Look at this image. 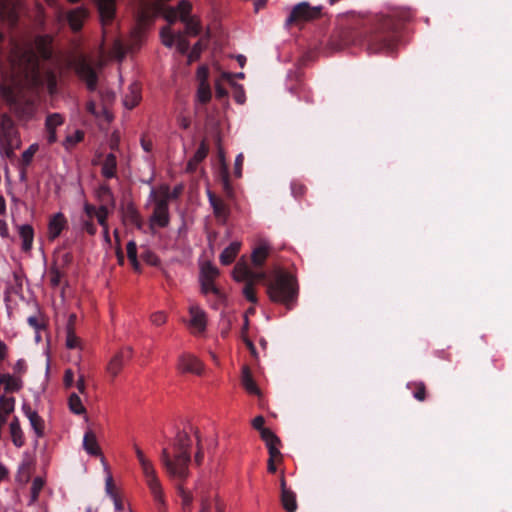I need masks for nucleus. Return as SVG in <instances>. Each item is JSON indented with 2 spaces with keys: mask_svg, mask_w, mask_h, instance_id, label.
I'll use <instances>...</instances> for the list:
<instances>
[{
  "mask_svg": "<svg viewBox=\"0 0 512 512\" xmlns=\"http://www.w3.org/2000/svg\"><path fill=\"white\" fill-rule=\"evenodd\" d=\"M413 16L409 8H394L387 14L371 17L350 15L341 24L338 37L346 46L359 45L371 53H390L399 40L400 27Z\"/></svg>",
  "mask_w": 512,
  "mask_h": 512,
  "instance_id": "1",
  "label": "nucleus"
},
{
  "mask_svg": "<svg viewBox=\"0 0 512 512\" xmlns=\"http://www.w3.org/2000/svg\"><path fill=\"white\" fill-rule=\"evenodd\" d=\"M11 62L13 68L17 70L18 74L23 75L32 89H40L47 83L50 93L56 90V75L52 71H47L45 75L41 73L38 56L32 48L16 46L13 49Z\"/></svg>",
  "mask_w": 512,
  "mask_h": 512,
  "instance_id": "2",
  "label": "nucleus"
},
{
  "mask_svg": "<svg viewBox=\"0 0 512 512\" xmlns=\"http://www.w3.org/2000/svg\"><path fill=\"white\" fill-rule=\"evenodd\" d=\"M191 445L192 441L188 433L178 431L173 441V456L167 448L162 449L160 460L165 471L172 479L185 480L188 477Z\"/></svg>",
  "mask_w": 512,
  "mask_h": 512,
  "instance_id": "3",
  "label": "nucleus"
},
{
  "mask_svg": "<svg viewBox=\"0 0 512 512\" xmlns=\"http://www.w3.org/2000/svg\"><path fill=\"white\" fill-rule=\"evenodd\" d=\"M267 294L271 301L281 303L291 310L297 300L296 279L287 272H279L267 283Z\"/></svg>",
  "mask_w": 512,
  "mask_h": 512,
  "instance_id": "4",
  "label": "nucleus"
},
{
  "mask_svg": "<svg viewBox=\"0 0 512 512\" xmlns=\"http://www.w3.org/2000/svg\"><path fill=\"white\" fill-rule=\"evenodd\" d=\"M22 83L16 75L6 77L0 84V96L10 110L19 118H27L32 114L31 104L22 96Z\"/></svg>",
  "mask_w": 512,
  "mask_h": 512,
  "instance_id": "5",
  "label": "nucleus"
},
{
  "mask_svg": "<svg viewBox=\"0 0 512 512\" xmlns=\"http://www.w3.org/2000/svg\"><path fill=\"white\" fill-rule=\"evenodd\" d=\"M321 15V6H311L308 2H301L292 8L285 24L286 26H302L306 22L320 18Z\"/></svg>",
  "mask_w": 512,
  "mask_h": 512,
  "instance_id": "6",
  "label": "nucleus"
},
{
  "mask_svg": "<svg viewBox=\"0 0 512 512\" xmlns=\"http://www.w3.org/2000/svg\"><path fill=\"white\" fill-rule=\"evenodd\" d=\"M72 67L79 79L85 82L90 92L97 90L98 75L91 63L81 57L73 62Z\"/></svg>",
  "mask_w": 512,
  "mask_h": 512,
  "instance_id": "7",
  "label": "nucleus"
},
{
  "mask_svg": "<svg viewBox=\"0 0 512 512\" xmlns=\"http://www.w3.org/2000/svg\"><path fill=\"white\" fill-rule=\"evenodd\" d=\"M143 472V475L146 479V483L150 489L151 494L154 497V500L161 506L164 505V494L162 490V486L160 484L159 478L157 477L155 468L152 462L147 459L141 463H139Z\"/></svg>",
  "mask_w": 512,
  "mask_h": 512,
  "instance_id": "8",
  "label": "nucleus"
},
{
  "mask_svg": "<svg viewBox=\"0 0 512 512\" xmlns=\"http://www.w3.org/2000/svg\"><path fill=\"white\" fill-rule=\"evenodd\" d=\"M88 15V10L83 6L71 9L66 14L59 9L56 15V22L57 24H62L64 20H66L73 32H79L82 29L85 20L88 18Z\"/></svg>",
  "mask_w": 512,
  "mask_h": 512,
  "instance_id": "9",
  "label": "nucleus"
},
{
  "mask_svg": "<svg viewBox=\"0 0 512 512\" xmlns=\"http://www.w3.org/2000/svg\"><path fill=\"white\" fill-rule=\"evenodd\" d=\"M169 196L156 199L153 213L149 219V226L152 233H154L155 227L166 228L170 222L169 215Z\"/></svg>",
  "mask_w": 512,
  "mask_h": 512,
  "instance_id": "10",
  "label": "nucleus"
},
{
  "mask_svg": "<svg viewBox=\"0 0 512 512\" xmlns=\"http://www.w3.org/2000/svg\"><path fill=\"white\" fill-rule=\"evenodd\" d=\"M21 144L20 133L13 119L6 113L0 117V144Z\"/></svg>",
  "mask_w": 512,
  "mask_h": 512,
  "instance_id": "11",
  "label": "nucleus"
},
{
  "mask_svg": "<svg viewBox=\"0 0 512 512\" xmlns=\"http://www.w3.org/2000/svg\"><path fill=\"white\" fill-rule=\"evenodd\" d=\"M233 278L237 282L244 283L263 281L266 279V273L253 271L245 262H238L233 269Z\"/></svg>",
  "mask_w": 512,
  "mask_h": 512,
  "instance_id": "12",
  "label": "nucleus"
},
{
  "mask_svg": "<svg viewBox=\"0 0 512 512\" xmlns=\"http://www.w3.org/2000/svg\"><path fill=\"white\" fill-rule=\"evenodd\" d=\"M132 357V348L126 347L117 352L109 361L106 371L113 381L121 372L124 364Z\"/></svg>",
  "mask_w": 512,
  "mask_h": 512,
  "instance_id": "13",
  "label": "nucleus"
},
{
  "mask_svg": "<svg viewBox=\"0 0 512 512\" xmlns=\"http://www.w3.org/2000/svg\"><path fill=\"white\" fill-rule=\"evenodd\" d=\"M20 0H0V18L10 26L18 22Z\"/></svg>",
  "mask_w": 512,
  "mask_h": 512,
  "instance_id": "14",
  "label": "nucleus"
},
{
  "mask_svg": "<svg viewBox=\"0 0 512 512\" xmlns=\"http://www.w3.org/2000/svg\"><path fill=\"white\" fill-rule=\"evenodd\" d=\"M178 369L181 372H189L200 375L203 372V363L194 355L183 353L178 358Z\"/></svg>",
  "mask_w": 512,
  "mask_h": 512,
  "instance_id": "15",
  "label": "nucleus"
},
{
  "mask_svg": "<svg viewBox=\"0 0 512 512\" xmlns=\"http://www.w3.org/2000/svg\"><path fill=\"white\" fill-rule=\"evenodd\" d=\"M208 198L217 221L222 225L226 224L230 215L228 205L211 191H208Z\"/></svg>",
  "mask_w": 512,
  "mask_h": 512,
  "instance_id": "16",
  "label": "nucleus"
},
{
  "mask_svg": "<svg viewBox=\"0 0 512 512\" xmlns=\"http://www.w3.org/2000/svg\"><path fill=\"white\" fill-rule=\"evenodd\" d=\"M103 25L113 22L116 14V0H94Z\"/></svg>",
  "mask_w": 512,
  "mask_h": 512,
  "instance_id": "17",
  "label": "nucleus"
},
{
  "mask_svg": "<svg viewBox=\"0 0 512 512\" xmlns=\"http://www.w3.org/2000/svg\"><path fill=\"white\" fill-rule=\"evenodd\" d=\"M67 226V219L63 213L54 214L48 223V239L55 240Z\"/></svg>",
  "mask_w": 512,
  "mask_h": 512,
  "instance_id": "18",
  "label": "nucleus"
},
{
  "mask_svg": "<svg viewBox=\"0 0 512 512\" xmlns=\"http://www.w3.org/2000/svg\"><path fill=\"white\" fill-rule=\"evenodd\" d=\"M53 37L49 34L38 35L35 37L34 44L37 52L35 54L44 60H48L52 56L51 44Z\"/></svg>",
  "mask_w": 512,
  "mask_h": 512,
  "instance_id": "19",
  "label": "nucleus"
},
{
  "mask_svg": "<svg viewBox=\"0 0 512 512\" xmlns=\"http://www.w3.org/2000/svg\"><path fill=\"white\" fill-rule=\"evenodd\" d=\"M122 214L125 223L134 225L137 229H142L143 219L133 203H128L123 208Z\"/></svg>",
  "mask_w": 512,
  "mask_h": 512,
  "instance_id": "20",
  "label": "nucleus"
},
{
  "mask_svg": "<svg viewBox=\"0 0 512 512\" xmlns=\"http://www.w3.org/2000/svg\"><path fill=\"white\" fill-rule=\"evenodd\" d=\"M189 313L191 316L190 325L197 329L198 332H203L206 329V314L205 312L197 305H192L189 308Z\"/></svg>",
  "mask_w": 512,
  "mask_h": 512,
  "instance_id": "21",
  "label": "nucleus"
},
{
  "mask_svg": "<svg viewBox=\"0 0 512 512\" xmlns=\"http://www.w3.org/2000/svg\"><path fill=\"white\" fill-rule=\"evenodd\" d=\"M241 384L244 387V389L252 395H259L260 389L257 386L252 372L248 366H243L242 368V375H241Z\"/></svg>",
  "mask_w": 512,
  "mask_h": 512,
  "instance_id": "22",
  "label": "nucleus"
},
{
  "mask_svg": "<svg viewBox=\"0 0 512 512\" xmlns=\"http://www.w3.org/2000/svg\"><path fill=\"white\" fill-rule=\"evenodd\" d=\"M9 433L14 446L21 448L25 443V438L18 417H14L10 422Z\"/></svg>",
  "mask_w": 512,
  "mask_h": 512,
  "instance_id": "23",
  "label": "nucleus"
},
{
  "mask_svg": "<svg viewBox=\"0 0 512 512\" xmlns=\"http://www.w3.org/2000/svg\"><path fill=\"white\" fill-rule=\"evenodd\" d=\"M0 384L4 385L6 393L18 392L23 386L20 377L12 376L7 373H0Z\"/></svg>",
  "mask_w": 512,
  "mask_h": 512,
  "instance_id": "24",
  "label": "nucleus"
},
{
  "mask_svg": "<svg viewBox=\"0 0 512 512\" xmlns=\"http://www.w3.org/2000/svg\"><path fill=\"white\" fill-rule=\"evenodd\" d=\"M209 148L208 145L205 143V141H202L194 153L193 157L188 161L187 163V171L188 172H194L197 169V166L200 162H202L207 154H208Z\"/></svg>",
  "mask_w": 512,
  "mask_h": 512,
  "instance_id": "25",
  "label": "nucleus"
},
{
  "mask_svg": "<svg viewBox=\"0 0 512 512\" xmlns=\"http://www.w3.org/2000/svg\"><path fill=\"white\" fill-rule=\"evenodd\" d=\"M101 172H102V175L107 179L116 177L117 158L113 153H109L105 157V159L102 163Z\"/></svg>",
  "mask_w": 512,
  "mask_h": 512,
  "instance_id": "26",
  "label": "nucleus"
},
{
  "mask_svg": "<svg viewBox=\"0 0 512 512\" xmlns=\"http://www.w3.org/2000/svg\"><path fill=\"white\" fill-rule=\"evenodd\" d=\"M241 243L234 241L228 247H226L220 254V262L223 265H230L234 262L240 251Z\"/></svg>",
  "mask_w": 512,
  "mask_h": 512,
  "instance_id": "27",
  "label": "nucleus"
},
{
  "mask_svg": "<svg viewBox=\"0 0 512 512\" xmlns=\"http://www.w3.org/2000/svg\"><path fill=\"white\" fill-rule=\"evenodd\" d=\"M83 447L90 455L97 456L101 454L96 435L92 430H88L84 434Z\"/></svg>",
  "mask_w": 512,
  "mask_h": 512,
  "instance_id": "28",
  "label": "nucleus"
},
{
  "mask_svg": "<svg viewBox=\"0 0 512 512\" xmlns=\"http://www.w3.org/2000/svg\"><path fill=\"white\" fill-rule=\"evenodd\" d=\"M19 236L22 240V250L28 252L31 250L34 240V229L31 225L25 224L19 227Z\"/></svg>",
  "mask_w": 512,
  "mask_h": 512,
  "instance_id": "29",
  "label": "nucleus"
},
{
  "mask_svg": "<svg viewBox=\"0 0 512 512\" xmlns=\"http://www.w3.org/2000/svg\"><path fill=\"white\" fill-rule=\"evenodd\" d=\"M141 100L140 88L136 83L129 86V92L125 95L123 103L127 109H133Z\"/></svg>",
  "mask_w": 512,
  "mask_h": 512,
  "instance_id": "30",
  "label": "nucleus"
},
{
  "mask_svg": "<svg viewBox=\"0 0 512 512\" xmlns=\"http://www.w3.org/2000/svg\"><path fill=\"white\" fill-rule=\"evenodd\" d=\"M269 255V247L266 244H261L256 247L251 255V260L254 266L262 267Z\"/></svg>",
  "mask_w": 512,
  "mask_h": 512,
  "instance_id": "31",
  "label": "nucleus"
},
{
  "mask_svg": "<svg viewBox=\"0 0 512 512\" xmlns=\"http://www.w3.org/2000/svg\"><path fill=\"white\" fill-rule=\"evenodd\" d=\"M281 504L287 512H295L297 510V501L295 493L292 490L282 491Z\"/></svg>",
  "mask_w": 512,
  "mask_h": 512,
  "instance_id": "32",
  "label": "nucleus"
},
{
  "mask_svg": "<svg viewBox=\"0 0 512 512\" xmlns=\"http://www.w3.org/2000/svg\"><path fill=\"white\" fill-rule=\"evenodd\" d=\"M185 25V35L197 36L201 32V24L194 16H189L186 20H181Z\"/></svg>",
  "mask_w": 512,
  "mask_h": 512,
  "instance_id": "33",
  "label": "nucleus"
},
{
  "mask_svg": "<svg viewBox=\"0 0 512 512\" xmlns=\"http://www.w3.org/2000/svg\"><path fill=\"white\" fill-rule=\"evenodd\" d=\"M178 481H179V483L177 484V492L182 500V508L185 512H190L192 501H193L192 494L183 488L182 482L184 480H178Z\"/></svg>",
  "mask_w": 512,
  "mask_h": 512,
  "instance_id": "34",
  "label": "nucleus"
},
{
  "mask_svg": "<svg viewBox=\"0 0 512 512\" xmlns=\"http://www.w3.org/2000/svg\"><path fill=\"white\" fill-rule=\"evenodd\" d=\"M408 389L412 391L413 397L420 402L426 400L427 391L426 385L423 382H412L408 383Z\"/></svg>",
  "mask_w": 512,
  "mask_h": 512,
  "instance_id": "35",
  "label": "nucleus"
},
{
  "mask_svg": "<svg viewBox=\"0 0 512 512\" xmlns=\"http://www.w3.org/2000/svg\"><path fill=\"white\" fill-rule=\"evenodd\" d=\"M30 425L34 430L37 438H42L45 434V422L39 414H32L29 419Z\"/></svg>",
  "mask_w": 512,
  "mask_h": 512,
  "instance_id": "36",
  "label": "nucleus"
},
{
  "mask_svg": "<svg viewBox=\"0 0 512 512\" xmlns=\"http://www.w3.org/2000/svg\"><path fill=\"white\" fill-rule=\"evenodd\" d=\"M69 409L76 415H81L86 412L80 397L76 393H72L68 399Z\"/></svg>",
  "mask_w": 512,
  "mask_h": 512,
  "instance_id": "37",
  "label": "nucleus"
},
{
  "mask_svg": "<svg viewBox=\"0 0 512 512\" xmlns=\"http://www.w3.org/2000/svg\"><path fill=\"white\" fill-rule=\"evenodd\" d=\"M201 290L204 294L212 293L219 300H222L224 295L214 284V280L210 279H201Z\"/></svg>",
  "mask_w": 512,
  "mask_h": 512,
  "instance_id": "38",
  "label": "nucleus"
},
{
  "mask_svg": "<svg viewBox=\"0 0 512 512\" xmlns=\"http://www.w3.org/2000/svg\"><path fill=\"white\" fill-rule=\"evenodd\" d=\"M197 98L202 104H206L211 100L210 86L205 80H202L199 84Z\"/></svg>",
  "mask_w": 512,
  "mask_h": 512,
  "instance_id": "39",
  "label": "nucleus"
},
{
  "mask_svg": "<svg viewBox=\"0 0 512 512\" xmlns=\"http://www.w3.org/2000/svg\"><path fill=\"white\" fill-rule=\"evenodd\" d=\"M44 486V480L41 477L34 478L32 485H31V492H30V501L29 505L34 504L39 497V494Z\"/></svg>",
  "mask_w": 512,
  "mask_h": 512,
  "instance_id": "40",
  "label": "nucleus"
},
{
  "mask_svg": "<svg viewBox=\"0 0 512 512\" xmlns=\"http://www.w3.org/2000/svg\"><path fill=\"white\" fill-rule=\"evenodd\" d=\"M259 281H250L248 283H245L242 293L244 297L251 303L256 304L258 302V298L255 291V284Z\"/></svg>",
  "mask_w": 512,
  "mask_h": 512,
  "instance_id": "41",
  "label": "nucleus"
},
{
  "mask_svg": "<svg viewBox=\"0 0 512 512\" xmlns=\"http://www.w3.org/2000/svg\"><path fill=\"white\" fill-rule=\"evenodd\" d=\"M98 223L104 228V233L107 241H109L108 236V227H107V217H108V209L105 205H101L95 214Z\"/></svg>",
  "mask_w": 512,
  "mask_h": 512,
  "instance_id": "42",
  "label": "nucleus"
},
{
  "mask_svg": "<svg viewBox=\"0 0 512 512\" xmlns=\"http://www.w3.org/2000/svg\"><path fill=\"white\" fill-rule=\"evenodd\" d=\"M64 122V117L59 113L49 114L46 117L45 126L47 130H56V128L62 125Z\"/></svg>",
  "mask_w": 512,
  "mask_h": 512,
  "instance_id": "43",
  "label": "nucleus"
},
{
  "mask_svg": "<svg viewBox=\"0 0 512 512\" xmlns=\"http://www.w3.org/2000/svg\"><path fill=\"white\" fill-rule=\"evenodd\" d=\"M161 39L163 45L171 48L176 43L177 33H172L170 27H165L161 30Z\"/></svg>",
  "mask_w": 512,
  "mask_h": 512,
  "instance_id": "44",
  "label": "nucleus"
},
{
  "mask_svg": "<svg viewBox=\"0 0 512 512\" xmlns=\"http://www.w3.org/2000/svg\"><path fill=\"white\" fill-rule=\"evenodd\" d=\"M178 11L179 20H186L190 15L192 5L188 0L179 1L177 7H174Z\"/></svg>",
  "mask_w": 512,
  "mask_h": 512,
  "instance_id": "45",
  "label": "nucleus"
},
{
  "mask_svg": "<svg viewBox=\"0 0 512 512\" xmlns=\"http://www.w3.org/2000/svg\"><path fill=\"white\" fill-rule=\"evenodd\" d=\"M84 138V132L81 130H76L73 134L67 135L64 141V146L66 149H70L75 146L77 143L81 142Z\"/></svg>",
  "mask_w": 512,
  "mask_h": 512,
  "instance_id": "46",
  "label": "nucleus"
},
{
  "mask_svg": "<svg viewBox=\"0 0 512 512\" xmlns=\"http://www.w3.org/2000/svg\"><path fill=\"white\" fill-rule=\"evenodd\" d=\"M80 345V338L75 334L74 328L66 329V346L75 349Z\"/></svg>",
  "mask_w": 512,
  "mask_h": 512,
  "instance_id": "47",
  "label": "nucleus"
},
{
  "mask_svg": "<svg viewBox=\"0 0 512 512\" xmlns=\"http://www.w3.org/2000/svg\"><path fill=\"white\" fill-rule=\"evenodd\" d=\"M175 44L177 46V50L181 54L188 53L189 48H190V43L187 40V38H186V36H185V34L183 32H177V38H176V43Z\"/></svg>",
  "mask_w": 512,
  "mask_h": 512,
  "instance_id": "48",
  "label": "nucleus"
},
{
  "mask_svg": "<svg viewBox=\"0 0 512 512\" xmlns=\"http://www.w3.org/2000/svg\"><path fill=\"white\" fill-rule=\"evenodd\" d=\"M0 406L6 414H10L14 411L15 408V398L10 396L2 395L0 397Z\"/></svg>",
  "mask_w": 512,
  "mask_h": 512,
  "instance_id": "49",
  "label": "nucleus"
},
{
  "mask_svg": "<svg viewBox=\"0 0 512 512\" xmlns=\"http://www.w3.org/2000/svg\"><path fill=\"white\" fill-rule=\"evenodd\" d=\"M21 144H0V153L2 156L12 159L15 156V150L19 149Z\"/></svg>",
  "mask_w": 512,
  "mask_h": 512,
  "instance_id": "50",
  "label": "nucleus"
},
{
  "mask_svg": "<svg viewBox=\"0 0 512 512\" xmlns=\"http://www.w3.org/2000/svg\"><path fill=\"white\" fill-rule=\"evenodd\" d=\"M98 196L103 203H109L114 201L112 190L106 184H103L99 187Z\"/></svg>",
  "mask_w": 512,
  "mask_h": 512,
  "instance_id": "51",
  "label": "nucleus"
},
{
  "mask_svg": "<svg viewBox=\"0 0 512 512\" xmlns=\"http://www.w3.org/2000/svg\"><path fill=\"white\" fill-rule=\"evenodd\" d=\"M218 274V269L210 263H207L202 267V279L214 280Z\"/></svg>",
  "mask_w": 512,
  "mask_h": 512,
  "instance_id": "52",
  "label": "nucleus"
},
{
  "mask_svg": "<svg viewBox=\"0 0 512 512\" xmlns=\"http://www.w3.org/2000/svg\"><path fill=\"white\" fill-rule=\"evenodd\" d=\"M49 277H50L51 286L57 287L61 283L63 273L57 267L53 266L49 270Z\"/></svg>",
  "mask_w": 512,
  "mask_h": 512,
  "instance_id": "53",
  "label": "nucleus"
},
{
  "mask_svg": "<svg viewBox=\"0 0 512 512\" xmlns=\"http://www.w3.org/2000/svg\"><path fill=\"white\" fill-rule=\"evenodd\" d=\"M260 435L266 445L270 443H281L280 439L268 428H263L260 431Z\"/></svg>",
  "mask_w": 512,
  "mask_h": 512,
  "instance_id": "54",
  "label": "nucleus"
},
{
  "mask_svg": "<svg viewBox=\"0 0 512 512\" xmlns=\"http://www.w3.org/2000/svg\"><path fill=\"white\" fill-rule=\"evenodd\" d=\"M38 150V146L36 144H32L28 149H26L22 153V164L27 166L31 163L36 151Z\"/></svg>",
  "mask_w": 512,
  "mask_h": 512,
  "instance_id": "55",
  "label": "nucleus"
},
{
  "mask_svg": "<svg viewBox=\"0 0 512 512\" xmlns=\"http://www.w3.org/2000/svg\"><path fill=\"white\" fill-rule=\"evenodd\" d=\"M203 49H204V46L202 44V41L199 40L198 42H196L188 54L189 61L193 62V61L198 60Z\"/></svg>",
  "mask_w": 512,
  "mask_h": 512,
  "instance_id": "56",
  "label": "nucleus"
},
{
  "mask_svg": "<svg viewBox=\"0 0 512 512\" xmlns=\"http://www.w3.org/2000/svg\"><path fill=\"white\" fill-rule=\"evenodd\" d=\"M280 443H270L267 444L268 452H269V459H275L278 461L282 460V454L279 450Z\"/></svg>",
  "mask_w": 512,
  "mask_h": 512,
  "instance_id": "57",
  "label": "nucleus"
},
{
  "mask_svg": "<svg viewBox=\"0 0 512 512\" xmlns=\"http://www.w3.org/2000/svg\"><path fill=\"white\" fill-rule=\"evenodd\" d=\"M81 228L82 230L86 231L89 235H94L97 231L96 225L90 218L81 219Z\"/></svg>",
  "mask_w": 512,
  "mask_h": 512,
  "instance_id": "58",
  "label": "nucleus"
},
{
  "mask_svg": "<svg viewBox=\"0 0 512 512\" xmlns=\"http://www.w3.org/2000/svg\"><path fill=\"white\" fill-rule=\"evenodd\" d=\"M105 491L110 498H115V496L118 495L111 475H109L106 479Z\"/></svg>",
  "mask_w": 512,
  "mask_h": 512,
  "instance_id": "59",
  "label": "nucleus"
},
{
  "mask_svg": "<svg viewBox=\"0 0 512 512\" xmlns=\"http://www.w3.org/2000/svg\"><path fill=\"white\" fill-rule=\"evenodd\" d=\"M291 192L295 198L302 197L306 192V187L299 182L291 183Z\"/></svg>",
  "mask_w": 512,
  "mask_h": 512,
  "instance_id": "60",
  "label": "nucleus"
},
{
  "mask_svg": "<svg viewBox=\"0 0 512 512\" xmlns=\"http://www.w3.org/2000/svg\"><path fill=\"white\" fill-rule=\"evenodd\" d=\"M151 321L157 326H161L167 321V316L164 312L158 311L151 315Z\"/></svg>",
  "mask_w": 512,
  "mask_h": 512,
  "instance_id": "61",
  "label": "nucleus"
},
{
  "mask_svg": "<svg viewBox=\"0 0 512 512\" xmlns=\"http://www.w3.org/2000/svg\"><path fill=\"white\" fill-rule=\"evenodd\" d=\"M127 257L129 261H136L137 258V245L134 241H129L127 243Z\"/></svg>",
  "mask_w": 512,
  "mask_h": 512,
  "instance_id": "62",
  "label": "nucleus"
},
{
  "mask_svg": "<svg viewBox=\"0 0 512 512\" xmlns=\"http://www.w3.org/2000/svg\"><path fill=\"white\" fill-rule=\"evenodd\" d=\"M165 19L169 24L175 23L179 19L178 11L174 7H169L165 12Z\"/></svg>",
  "mask_w": 512,
  "mask_h": 512,
  "instance_id": "63",
  "label": "nucleus"
},
{
  "mask_svg": "<svg viewBox=\"0 0 512 512\" xmlns=\"http://www.w3.org/2000/svg\"><path fill=\"white\" fill-rule=\"evenodd\" d=\"M39 29L45 30V13L42 6H38V11L35 19Z\"/></svg>",
  "mask_w": 512,
  "mask_h": 512,
  "instance_id": "64",
  "label": "nucleus"
}]
</instances>
